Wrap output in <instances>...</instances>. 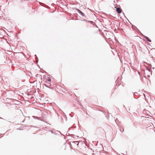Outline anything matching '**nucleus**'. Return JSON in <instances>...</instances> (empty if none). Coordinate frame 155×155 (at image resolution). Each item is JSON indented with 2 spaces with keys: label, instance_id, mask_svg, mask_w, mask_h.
<instances>
[{
  "label": "nucleus",
  "instance_id": "f257e3e1",
  "mask_svg": "<svg viewBox=\"0 0 155 155\" xmlns=\"http://www.w3.org/2000/svg\"><path fill=\"white\" fill-rule=\"evenodd\" d=\"M116 11L118 13H120L121 12V9L120 8H118L116 9Z\"/></svg>",
  "mask_w": 155,
  "mask_h": 155
},
{
  "label": "nucleus",
  "instance_id": "f03ea898",
  "mask_svg": "<svg viewBox=\"0 0 155 155\" xmlns=\"http://www.w3.org/2000/svg\"><path fill=\"white\" fill-rule=\"evenodd\" d=\"M77 11H78V12L81 15L83 16H84V13L82 12L81 11H80V10L79 9H78L77 10Z\"/></svg>",
  "mask_w": 155,
  "mask_h": 155
},
{
  "label": "nucleus",
  "instance_id": "7ed1b4c3",
  "mask_svg": "<svg viewBox=\"0 0 155 155\" xmlns=\"http://www.w3.org/2000/svg\"><path fill=\"white\" fill-rule=\"evenodd\" d=\"M145 38L148 41L150 42H151V40L148 37H146Z\"/></svg>",
  "mask_w": 155,
  "mask_h": 155
},
{
  "label": "nucleus",
  "instance_id": "20e7f679",
  "mask_svg": "<svg viewBox=\"0 0 155 155\" xmlns=\"http://www.w3.org/2000/svg\"><path fill=\"white\" fill-rule=\"evenodd\" d=\"M46 80L47 81H48V82H51V79L49 77H48V78L46 79Z\"/></svg>",
  "mask_w": 155,
  "mask_h": 155
}]
</instances>
